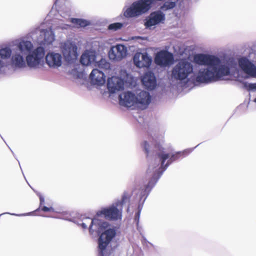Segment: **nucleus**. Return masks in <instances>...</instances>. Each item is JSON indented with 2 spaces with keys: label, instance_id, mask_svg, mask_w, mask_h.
Here are the masks:
<instances>
[{
  "label": "nucleus",
  "instance_id": "nucleus-2",
  "mask_svg": "<svg viewBox=\"0 0 256 256\" xmlns=\"http://www.w3.org/2000/svg\"><path fill=\"white\" fill-rule=\"evenodd\" d=\"M189 150H185L182 152H178L176 154H170L162 150L158 153L157 160L152 161L148 170V172H154V180H152L148 184L146 189L151 188L156 184L158 179L160 176L169 164L178 158V155L184 154Z\"/></svg>",
  "mask_w": 256,
  "mask_h": 256
},
{
  "label": "nucleus",
  "instance_id": "nucleus-30",
  "mask_svg": "<svg viewBox=\"0 0 256 256\" xmlns=\"http://www.w3.org/2000/svg\"><path fill=\"white\" fill-rule=\"evenodd\" d=\"M123 26V24L121 22H116L108 26V28L110 30L116 31L120 29Z\"/></svg>",
  "mask_w": 256,
  "mask_h": 256
},
{
  "label": "nucleus",
  "instance_id": "nucleus-33",
  "mask_svg": "<svg viewBox=\"0 0 256 256\" xmlns=\"http://www.w3.org/2000/svg\"><path fill=\"white\" fill-rule=\"evenodd\" d=\"M132 39L133 40H136L138 41V42H140L141 41L146 40V38L144 37H141V36H134V37H132Z\"/></svg>",
  "mask_w": 256,
  "mask_h": 256
},
{
  "label": "nucleus",
  "instance_id": "nucleus-11",
  "mask_svg": "<svg viewBox=\"0 0 256 256\" xmlns=\"http://www.w3.org/2000/svg\"><path fill=\"white\" fill-rule=\"evenodd\" d=\"M96 216L94 219L86 218L83 220L82 222L89 225V230L90 233L92 234L94 232H100L106 228L108 226V222L101 220L98 219Z\"/></svg>",
  "mask_w": 256,
  "mask_h": 256
},
{
  "label": "nucleus",
  "instance_id": "nucleus-19",
  "mask_svg": "<svg viewBox=\"0 0 256 256\" xmlns=\"http://www.w3.org/2000/svg\"><path fill=\"white\" fill-rule=\"evenodd\" d=\"M135 92L127 91L119 95V102L122 106L126 107L136 106Z\"/></svg>",
  "mask_w": 256,
  "mask_h": 256
},
{
  "label": "nucleus",
  "instance_id": "nucleus-7",
  "mask_svg": "<svg viewBox=\"0 0 256 256\" xmlns=\"http://www.w3.org/2000/svg\"><path fill=\"white\" fill-rule=\"evenodd\" d=\"M39 34V36L36 38V42L40 45L48 46L52 44L55 40V36L51 28H44L43 24L36 28L32 34Z\"/></svg>",
  "mask_w": 256,
  "mask_h": 256
},
{
  "label": "nucleus",
  "instance_id": "nucleus-34",
  "mask_svg": "<svg viewBox=\"0 0 256 256\" xmlns=\"http://www.w3.org/2000/svg\"><path fill=\"white\" fill-rule=\"evenodd\" d=\"M42 210L44 212H48V211H52L54 212V208L52 207H46V206H44L42 208Z\"/></svg>",
  "mask_w": 256,
  "mask_h": 256
},
{
  "label": "nucleus",
  "instance_id": "nucleus-28",
  "mask_svg": "<svg viewBox=\"0 0 256 256\" xmlns=\"http://www.w3.org/2000/svg\"><path fill=\"white\" fill-rule=\"evenodd\" d=\"M54 30L61 28L62 30H67L70 26L68 24H64L62 20L58 21V23L53 25Z\"/></svg>",
  "mask_w": 256,
  "mask_h": 256
},
{
  "label": "nucleus",
  "instance_id": "nucleus-18",
  "mask_svg": "<svg viewBox=\"0 0 256 256\" xmlns=\"http://www.w3.org/2000/svg\"><path fill=\"white\" fill-rule=\"evenodd\" d=\"M239 66L242 70L250 77H256V66L246 58H241L238 61Z\"/></svg>",
  "mask_w": 256,
  "mask_h": 256
},
{
  "label": "nucleus",
  "instance_id": "nucleus-27",
  "mask_svg": "<svg viewBox=\"0 0 256 256\" xmlns=\"http://www.w3.org/2000/svg\"><path fill=\"white\" fill-rule=\"evenodd\" d=\"M95 64H95L96 66H98L99 68H102L107 70L110 68V63L108 62L105 59L102 58L98 62H96Z\"/></svg>",
  "mask_w": 256,
  "mask_h": 256
},
{
  "label": "nucleus",
  "instance_id": "nucleus-24",
  "mask_svg": "<svg viewBox=\"0 0 256 256\" xmlns=\"http://www.w3.org/2000/svg\"><path fill=\"white\" fill-rule=\"evenodd\" d=\"M142 82L146 88L152 90L156 86V80L154 74L151 72H146L143 76Z\"/></svg>",
  "mask_w": 256,
  "mask_h": 256
},
{
  "label": "nucleus",
  "instance_id": "nucleus-39",
  "mask_svg": "<svg viewBox=\"0 0 256 256\" xmlns=\"http://www.w3.org/2000/svg\"><path fill=\"white\" fill-rule=\"evenodd\" d=\"M254 102H256V98L254 99Z\"/></svg>",
  "mask_w": 256,
  "mask_h": 256
},
{
  "label": "nucleus",
  "instance_id": "nucleus-5",
  "mask_svg": "<svg viewBox=\"0 0 256 256\" xmlns=\"http://www.w3.org/2000/svg\"><path fill=\"white\" fill-rule=\"evenodd\" d=\"M126 198L117 200L110 206L102 208L97 212L98 216H104L106 219L112 220H120L122 218V206Z\"/></svg>",
  "mask_w": 256,
  "mask_h": 256
},
{
  "label": "nucleus",
  "instance_id": "nucleus-17",
  "mask_svg": "<svg viewBox=\"0 0 256 256\" xmlns=\"http://www.w3.org/2000/svg\"><path fill=\"white\" fill-rule=\"evenodd\" d=\"M165 20V14L161 10H157L150 14L148 18L145 26L151 28L160 23H163Z\"/></svg>",
  "mask_w": 256,
  "mask_h": 256
},
{
  "label": "nucleus",
  "instance_id": "nucleus-12",
  "mask_svg": "<svg viewBox=\"0 0 256 256\" xmlns=\"http://www.w3.org/2000/svg\"><path fill=\"white\" fill-rule=\"evenodd\" d=\"M14 45L16 48L14 50L26 56L34 50V44L32 42L25 38H21L16 40Z\"/></svg>",
  "mask_w": 256,
  "mask_h": 256
},
{
  "label": "nucleus",
  "instance_id": "nucleus-10",
  "mask_svg": "<svg viewBox=\"0 0 256 256\" xmlns=\"http://www.w3.org/2000/svg\"><path fill=\"white\" fill-rule=\"evenodd\" d=\"M45 61L49 68L58 70L62 66L64 59L61 53L56 51H50L45 56Z\"/></svg>",
  "mask_w": 256,
  "mask_h": 256
},
{
  "label": "nucleus",
  "instance_id": "nucleus-22",
  "mask_svg": "<svg viewBox=\"0 0 256 256\" xmlns=\"http://www.w3.org/2000/svg\"><path fill=\"white\" fill-rule=\"evenodd\" d=\"M96 50L90 49L86 50L82 55L80 62L82 64L88 66L96 63Z\"/></svg>",
  "mask_w": 256,
  "mask_h": 256
},
{
  "label": "nucleus",
  "instance_id": "nucleus-31",
  "mask_svg": "<svg viewBox=\"0 0 256 256\" xmlns=\"http://www.w3.org/2000/svg\"><path fill=\"white\" fill-rule=\"evenodd\" d=\"M244 86L248 90L254 91L256 90V83L250 84L248 82H244Z\"/></svg>",
  "mask_w": 256,
  "mask_h": 256
},
{
  "label": "nucleus",
  "instance_id": "nucleus-36",
  "mask_svg": "<svg viewBox=\"0 0 256 256\" xmlns=\"http://www.w3.org/2000/svg\"><path fill=\"white\" fill-rule=\"evenodd\" d=\"M81 226L84 229H86L88 228V225L86 224V223H84L83 222H82V223L81 224Z\"/></svg>",
  "mask_w": 256,
  "mask_h": 256
},
{
  "label": "nucleus",
  "instance_id": "nucleus-32",
  "mask_svg": "<svg viewBox=\"0 0 256 256\" xmlns=\"http://www.w3.org/2000/svg\"><path fill=\"white\" fill-rule=\"evenodd\" d=\"M10 214L13 215V216H29V215H30L31 212L26 213V214H10V213H8V212H6V213H4V214ZM2 215V214H0V216Z\"/></svg>",
  "mask_w": 256,
  "mask_h": 256
},
{
  "label": "nucleus",
  "instance_id": "nucleus-14",
  "mask_svg": "<svg viewBox=\"0 0 256 256\" xmlns=\"http://www.w3.org/2000/svg\"><path fill=\"white\" fill-rule=\"evenodd\" d=\"M134 65L139 68H148L152 62V58L146 52H136L134 58Z\"/></svg>",
  "mask_w": 256,
  "mask_h": 256
},
{
  "label": "nucleus",
  "instance_id": "nucleus-15",
  "mask_svg": "<svg viewBox=\"0 0 256 256\" xmlns=\"http://www.w3.org/2000/svg\"><path fill=\"white\" fill-rule=\"evenodd\" d=\"M127 48L123 44H117L112 46L108 52V56L111 60L120 61L126 55Z\"/></svg>",
  "mask_w": 256,
  "mask_h": 256
},
{
  "label": "nucleus",
  "instance_id": "nucleus-8",
  "mask_svg": "<svg viewBox=\"0 0 256 256\" xmlns=\"http://www.w3.org/2000/svg\"><path fill=\"white\" fill-rule=\"evenodd\" d=\"M44 56V48L39 46L26 56V64L30 68H37L41 65Z\"/></svg>",
  "mask_w": 256,
  "mask_h": 256
},
{
  "label": "nucleus",
  "instance_id": "nucleus-21",
  "mask_svg": "<svg viewBox=\"0 0 256 256\" xmlns=\"http://www.w3.org/2000/svg\"><path fill=\"white\" fill-rule=\"evenodd\" d=\"M90 78L91 84L97 86L103 85L106 82V76L104 72L96 68L91 72Z\"/></svg>",
  "mask_w": 256,
  "mask_h": 256
},
{
  "label": "nucleus",
  "instance_id": "nucleus-6",
  "mask_svg": "<svg viewBox=\"0 0 256 256\" xmlns=\"http://www.w3.org/2000/svg\"><path fill=\"white\" fill-rule=\"evenodd\" d=\"M60 48L64 60L68 63H72L77 60L78 54L75 43L70 40L61 42Z\"/></svg>",
  "mask_w": 256,
  "mask_h": 256
},
{
  "label": "nucleus",
  "instance_id": "nucleus-1",
  "mask_svg": "<svg viewBox=\"0 0 256 256\" xmlns=\"http://www.w3.org/2000/svg\"><path fill=\"white\" fill-rule=\"evenodd\" d=\"M194 62L198 66L187 59L176 63L171 71L172 80L184 86L195 82L208 83L230 74L229 64L214 55L196 54Z\"/></svg>",
  "mask_w": 256,
  "mask_h": 256
},
{
  "label": "nucleus",
  "instance_id": "nucleus-38",
  "mask_svg": "<svg viewBox=\"0 0 256 256\" xmlns=\"http://www.w3.org/2000/svg\"><path fill=\"white\" fill-rule=\"evenodd\" d=\"M139 214H140V212H138L137 213V215H138V216H139Z\"/></svg>",
  "mask_w": 256,
  "mask_h": 256
},
{
  "label": "nucleus",
  "instance_id": "nucleus-26",
  "mask_svg": "<svg viewBox=\"0 0 256 256\" xmlns=\"http://www.w3.org/2000/svg\"><path fill=\"white\" fill-rule=\"evenodd\" d=\"M176 4L174 2H166L160 8V10L166 11L172 9L175 7Z\"/></svg>",
  "mask_w": 256,
  "mask_h": 256
},
{
  "label": "nucleus",
  "instance_id": "nucleus-25",
  "mask_svg": "<svg viewBox=\"0 0 256 256\" xmlns=\"http://www.w3.org/2000/svg\"><path fill=\"white\" fill-rule=\"evenodd\" d=\"M70 22L76 28L84 27L89 24L88 21L80 18H70Z\"/></svg>",
  "mask_w": 256,
  "mask_h": 256
},
{
  "label": "nucleus",
  "instance_id": "nucleus-16",
  "mask_svg": "<svg viewBox=\"0 0 256 256\" xmlns=\"http://www.w3.org/2000/svg\"><path fill=\"white\" fill-rule=\"evenodd\" d=\"M173 60L172 54L167 50H160L158 52L154 58L155 63L158 66L164 67L170 65Z\"/></svg>",
  "mask_w": 256,
  "mask_h": 256
},
{
  "label": "nucleus",
  "instance_id": "nucleus-3",
  "mask_svg": "<svg viewBox=\"0 0 256 256\" xmlns=\"http://www.w3.org/2000/svg\"><path fill=\"white\" fill-rule=\"evenodd\" d=\"M136 83L135 78L128 74L125 70H121L120 74L108 79L107 88L110 94L116 93L124 88V84L129 87H132Z\"/></svg>",
  "mask_w": 256,
  "mask_h": 256
},
{
  "label": "nucleus",
  "instance_id": "nucleus-29",
  "mask_svg": "<svg viewBox=\"0 0 256 256\" xmlns=\"http://www.w3.org/2000/svg\"><path fill=\"white\" fill-rule=\"evenodd\" d=\"M141 146L148 156L150 150L151 145L148 142L144 141L142 143Z\"/></svg>",
  "mask_w": 256,
  "mask_h": 256
},
{
  "label": "nucleus",
  "instance_id": "nucleus-13",
  "mask_svg": "<svg viewBox=\"0 0 256 256\" xmlns=\"http://www.w3.org/2000/svg\"><path fill=\"white\" fill-rule=\"evenodd\" d=\"M136 106L142 109L148 107L151 102L150 93L146 90H138L135 92Z\"/></svg>",
  "mask_w": 256,
  "mask_h": 256
},
{
  "label": "nucleus",
  "instance_id": "nucleus-20",
  "mask_svg": "<svg viewBox=\"0 0 256 256\" xmlns=\"http://www.w3.org/2000/svg\"><path fill=\"white\" fill-rule=\"evenodd\" d=\"M26 56L14 50L10 58L12 66L15 68H25L26 66Z\"/></svg>",
  "mask_w": 256,
  "mask_h": 256
},
{
  "label": "nucleus",
  "instance_id": "nucleus-37",
  "mask_svg": "<svg viewBox=\"0 0 256 256\" xmlns=\"http://www.w3.org/2000/svg\"><path fill=\"white\" fill-rule=\"evenodd\" d=\"M60 0H56V2H54V6L56 7V8L57 5H58V3L59 2Z\"/></svg>",
  "mask_w": 256,
  "mask_h": 256
},
{
  "label": "nucleus",
  "instance_id": "nucleus-23",
  "mask_svg": "<svg viewBox=\"0 0 256 256\" xmlns=\"http://www.w3.org/2000/svg\"><path fill=\"white\" fill-rule=\"evenodd\" d=\"M12 50L9 46H4L0 48V72L6 66L5 60L11 58Z\"/></svg>",
  "mask_w": 256,
  "mask_h": 256
},
{
  "label": "nucleus",
  "instance_id": "nucleus-35",
  "mask_svg": "<svg viewBox=\"0 0 256 256\" xmlns=\"http://www.w3.org/2000/svg\"><path fill=\"white\" fill-rule=\"evenodd\" d=\"M39 196H40V206H42L44 202V198L41 195H40Z\"/></svg>",
  "mask_w": 256,
  "mask_h": 256
},
{
  "label": "nucleus",
  "instance_id": "nucleus-4",
  "mask_svg": "<svg viewBox=\"0 0 256 256\" xmlns=\"http://www.w3.org/2000/svg\"><path fill=\"white\" fill-rule=\"evenodd\" d=\"M150 0H138L123 9L124 16L127 18H136L148 12L152 7Z\"/></svg>",
  "mask_w": 256,
  "mask_h": 256
},
{
  "label": "nucleus",
  "instance_id": "nucleus-9",
  "mask_svg": "<svg viewBox=\"0 0 256 256\" xmlns=\"http://www.w3.org/2000/svg\"><path fill=\"white\" fill-rule=\"evenodd\" d=\"M108 227L102 231L105 230L102 233L98 239L99 256H105V250L116 234L115 230L108 228Z\"/></svg>",
  "mask_w": 256,
  "mask_h": 256
}]
</instances>
